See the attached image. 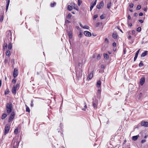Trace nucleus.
Wrapping results in <instances>:
<instances>
[{
  "label": "nucleus",
  "mask_w": 148,
  "mask_h": 148,
  "mask_svg": "<svg viewBox=\"0 0 148 148\" xmlns=\"http://www.w3.org/2000/svg\"><path fill=\"white\" fill-rule=\"evenodd\" d=\"M82 33H81V32H80L79 34L78 35L79 37V38H81L82 37Z\"/></svg>",
  "instance_id": "c03bdc74"
},
{
  "label": "nucleus",
  "mask_w": 148,
  "mask_h": 148,
  "mask_svg": "<svg viewBox=\"0 0 148 148\" xmlns=\"http://www.w3.org/2000/svg\"><path fill=\"white\" fill-rule=\"evenodd\" d=\"M142 96V94L141 93H140L139 95V97L138 98L139 99H140V98Z\"/></svg>",
  "instance_id": "8fccbe9b"
},
{
  "label": "nucleus",
  "mask_w": 148,
  "mask_h": 148,
  "mask_svg": "<svg viewBox=\"0 0 148 148\" xmlns=\"http://www.w3.org/2000/svg\"><path fill=\"white\" fill-rule=\"evenodd\" d=\"M10 0H8V1L6 2V9H5V10L6 11H7L8 10V6L9 5V4L10 3Z\"/></svg>",
  "instance_id": "4468645a"
},
{
  "label": "nucleus",
  "mask_w": 148,
  "mask_h": 148,
  "mask_svg": "<svg viewBox=\"0 0 148 148\" xmlns=\"http://www.w3.org/2000/svg\"><path fill=\"white\" fill-rule=\"evenodd\" d=\"M101 6H102V2H100L99 5H97V8L98 9H100L101 8Z\"/></svg>",
  "instance_id": "5701e85b"
},
{
  "label": "nucleus",
  "mask_w": 148,
  "mask_h": 148,
  "mask_svg": "<svg viewBox=\"0 0 148 148\" xmlns=\"http://www.w3.org/2000/svg\"><path fill=\"white\" fill-rule=\"evenodd\" d=\"M67 9L69 11H71L72 10V7L70 5H68Z\"/></svg>",
  "instance_id": "bb28decb"
},
{
  "label": "nucleus",
  "mask_w": 148,
  "mask_h": 148,
  "mask_svg": "<svg viewBox=\"0 0 148 148\" xmlns=\"http://www.w3.org/2000/svg\"><path fill=\"white\" fill-rule=\"evenodd\" d=\"M112 46L113 47H116V43L115 42H114L112 44Z\"/></svg>",
  "instance_id": "49530a36"
},
{
  "label": "nucleus",
  "mask_w": 148,
  "mask_h": 148,
  "mask_svg": "<svg viewBox=\"0 0 148 148\" xmlns=\"http://www.w3.org/2000/svg\"><path fill=\"white\" fill-rule=\"evenodd\" d=\"M105 41L106 43H109L108 40L106 38H105Z\"/></svg>",
  "instance_id": "a18cd8bd"
},
{
  "label": "nucleus",
  "mask_w": 148,
  "mask_h": 148,
  "mask_svg": "<svg viewBox=\"0 0 148 148\" xmlns=\"http://www.w3.org/2000/svg\"><path fill=\"white\" fill-rule=\"evenodd\" d=\"M101 83L100 80L98 81L97 84V87L98 88L101 85Z\"/></svg>",
  "instance_id": "f3484780"
},
{
  "label": "nucleus",
  "mask_w": 148,
  "mask_h": 148,
  "mask_svg": "<svg viewBox=\"0 0 148 148\" xmlns=\"http://www.w3.org/2000/svg\"><path fill=\"white\" fill-rule=\"evenodd\" d=\"M139 22H140V23H142L143 22V21L142 20H139Z\"/></svg>",
  "instance_id": "bf43d9fd"
},
{
  "label": "nucleus",
  "mask_w": 148,
  "mask_h": 148,
  "mask_svg": "<svg viewBox=\"0 0 148 148\" xmlns=\"http://www.w3.org/2000/svg\"><path fill=\"white\" fill-rule=\"evenodd\" d=\"M93 106L94 108H96V104L94 103H93Z\"/></svg>",
  "instance_id": "de8ad7c7"
},
{
  "label": "nucleus",
  "mask_w": 148,
  "mask_h": 148,
  "mask_svg": "<svg viewBox=\"0 0 148 148\" xmlns=\"http://www.w3.org/2000/svg\"><path fill=\"white\" fill-rule=\"evenodd\" d=\"M139 135L133 136L132 137V140L134 141H135L137 140L138 137H139Z\"/></svg>",
  "instance_id": "dca6fc26"
},
{
  "label": "nucleus",
  "mask_w": 148,
  "mask_h": 148,
  "mask_svg": "<svg viewBox=\"0 0 148 148\" xmlns=\"http://www.w3.org/2000/svg\"><path fill=\"white\" fill-rule=\"evenodd\" d=\"M103 56L106 59H107L109 58V55L108 54L106 53H104L103 54Z\"/></svg>",
  "instance_id": "a211bd4d"
},
{
  "label": "nucleus",
  "mask_w": 148,
  "mask_h": 148,
  "mask_svg": "<svg viewBox=\"0 0 148 148\" xmlns=\"http://www.w3.org/2000/svg\"><path fill=\"white\" fill-rule=\"evenodd\" d=\"M6 109L7 112L8 113L10 114L12 112L13 106L12 103L11 102L7 103Z\"/></svg>",
  "instance_id": "f257e3e1"
},
{
  "label": "nucleus",
  "mask_w": 148,
  "mask_h": 148,
  "mask_svg": "<svg viewBox=\"0 0 148 148\" xmlns=\"http://www.w3.org/2000/svg\"><path fill=\"white\" fill-rule=\"evenodd\" d=\"M128 26L130 27H132V23H130L128 24Z\"/></svg>",
  "instance_id": "052dcab7"
},
{
  "label": "nucleus",
  "mask_w": 148,
  "mask_h": 148,
  "mask_svg": "<svg viewBox=\"0 0 148 148\" xmlns=\"http://www.w3.org/2000/svg\"><path fill=\"white\" fill-rule=\"evenodd\" d=\"M4 17L3 15H1L0 18V22H2L3 19Z\"/></svg>",
  "instance_id": "393cba45"
},
{
  "label": "nucleus",
  "mask_w": 148,
  "mask_h": 148,
  "mask_svg": "<svg viewBox=\"0 0 148 148\" xmlns=\"http://www.w3.org/2000/svg\"><path fill=\"white\" fill-rule=\"evenodd\" d=\"M84 104L85 105L84 106V108H83L82 109V110L84 111H85L86 110V108L87 106V105L86 104V103L85 102H84Z\"/></svg>",
  "instance_id": "cd10ccee"
},
{
  "label": "nucleus",
  "mask_w": 148,
  "mask_h": 148,
  "mask_svg": "<svg viewBox=\"0 0 148 148\" xmlns=\"http://www.w3.org/2000/svg\"><path fill=\"white\" fill-rule=\"evenodd\" d=\"M18 75V70L16 69H14L13 73V77L14 78L16 77Z\"/></svg>",
  "instance_id": "9d476101"
},
{
  "label": "nucleus",
  "mask_w": 148,
  "mask_h": 148,
  "mask_svg": "<svg viewBox=\"0 0 148 148\" xmlns=\"http://www.w3.org/2000/svg\"><path fill=\"white\" fill-rule=\"evenodd\" d=\"M140 49H139L136 52V53L135 55H137V56H138V54H139V51H140Z\"/></svg>",
  "instance_id": "ea45409f"
},
{
  "label": "nucleus",
  "mask_w": 148,
  "mask_h": 148,
  "mask_svg": "<svg viewBox=\"0 0 148 148\" xmlns=\"http://www.w3.org/2000/svg\"><path fill=\"white\" fill-rule=\"evenodd\" d=\"M16 82V80L15 79H13L12 80V82L14 84H15Z\"/></svg>",
  "instance_id": "3c124183"
},
{
  "label": "nucleus",
  "mask_w": 148,
  "mask_h": 148,
  "mask_svg": "<svg viewBox=\"0 0 148 148\" xmlns=\"http://www.w3.org/2000/svg\"><path fill=\"white\" fill-rule=\"evenodd\" d=\"M82 3V2L80 0H78V5L79 6H80L81 5Z\"/></svg>",
  "instance_id": "72a5a7b5"
},
{
  "label": "nucleus",
  "mask_w": 148,
  "mask_h": 148,
  "mask_svg": "<svg viewBox=\"0 0 148 148\" xmlns=\"http://www.w3.org/2000/svg\"><path fill=\"white\" fill-rule=\"evenodd\" d=\"M112 36L114 39H116L117 38L118 35L116 32H114L112 34Z\"/></svg>",
  "instance_id": "ddd939ff"
},
{
  "label": "nucleus",
  "mask_w": 148,
  "mask_h": 148,
  "mask_svg": "<svg viewBox=\"0 0 148 148\" xmlns=\"http://www.w3.org/2000/svg\"><path fill=\"white\" fill-rule=\"evenodd\" d=\"M96 3V0L94 2L91 3L90 4V11H91L92 9L93 8V7L95 6Z\"/></svg>",
  "instance_id": "6e6552de"
},
{
  "label": "nucleus",
  "mask_w": 148,
  "mask_h": 148,
  "mask_svg": "<svg viewBox=\"0 0 148 148\" xmlns=\"http://www.w3.org/2000/svg\"><path fill=\"white\" fill-rule=\"evenodd\" d=\"M31 106L32 107L33 106H34V104H33V102H32H32H31Z\"/></svg>",
  "instance_id": "0e129e2a"
},
{
  "label": "nucleus",
  "mask_w": 148,
  "mask_h": 148,
  "mask_svg": "<svg viewBox=\"0 0 148 148\" xmlns=\"http://www.w3.org/2000/svg\"><path fill=\"white\" fill-rule=\"evenodd\" d=\"M108 18V16L105 14H102V19H107Z\"/></svg>",
  "instance_id": "4be33fe9"
},
{
  "label": "nucleus",
  "mask_w": 148,
  "mask_h": 148,
  "mask_svg": "<svg viewBox=\"0 0 148 148\" xmlns=\"http://www.w3.org/2000/svg\"><path fill=\"white\" fill-rule=\"evenodd\" d=\"M146 142V140H141V143H144Z\"/></svg>",
  "instance_id": "603ef678"
},
{
  "label": "nucleus",
  "mask_w": 148,
  "mask_h": 148,
  "mask_svg": "<svg viewBox=\"0 0 148 148\" xmlns=\"http://www.w3.org/2000/svg\"><path fill=\"white\" fill-rule=\"evenodd\" d=\"M128 18L129 20H130L131 19V17L130 15H128Z\"/></svg>",
  "instance_id": "6e6d98bb"
},
{
  "label": "nucleus",
  "mask_w": 148,
  "mask_h": 148,
  "mask_svg": "<svg viewBox=\"0 0 148 148\" xmlns=\"http://www.w3.org/2000/svg\"><path fill=\"white\" fill-rule=\"evenodd\" d=\"M79 25L82 28H83V27H84V26H83V25L81 23H79Z\"/></svg>",
  "instance_id": "69168bd1"
},
{
  "label": "nucleus",
  "mask_w": 148,
  "mask_h": 148,
  "mask_svg": "<svg viewBox=\"0 0 148 148\" xmlns=\"http://www.w3.org/2000/svg\"><path fill=\"white\" fill-rule=\"evenodd\" d=\"M71 14L69 13L68 14L67 16V18L68 19H71Z\"/></svg>",
  "instance_id": "c85d7f7f"
},
{
  "label": "nucleus",
  "mask_w": 148,
  "mask_h": 148,
  "mask_svg": "<svg viewBox=\"0 0 148 148\" xmlns=\"http://www.w3.org/2000/svg\"><path fill=\"white\" fill-rule=\"evenodd\" d=\"M8 47L7 44L6 43H5L3 46V48L4 49H7Z\"/></svg>",
  "instance_id": "aec40b11"
},
{
  "label": "nucleus",
  "mask_w": 148,
  "mask_h": 148,
  "mask_svg": "<svg viewBox=\"0 0 148 148\" xmlns=\"http://www.w3.org/2000/svg\"><path fill=\"white\" fill-rule=\"evenodd\" d=\"M98 17V15L97 14L93 16V19L94 20H95V19Z\"/></svg>",
  "instance_id": "f704fd0d"
},
{
  "label": "nucleus",
  "mask_w": 148,
  "mask_h": 148,
  "mask_svg": "<svg viewBox=\"0 0 148 148\" xmlns=\"http://www.w3.org/2000/svg\"><path fill=\"white\" fill-rule=\"evenodd\" d=\"M10 128V126L8 125H6L5 128V132L4 134L6 135L8 134L9 131V130Z\"/></svg>",
  "instance_id": "f03ea898"
},
{
  "label": "nucleus",
  "mask_w": 148,
  "mask_h": 148,
  "mask_svg": "<svg viewBox=\"0 0 148 148\" xmlns=\"http://www.w3.org/2000/svg\"><path fill=\"white\" fill-rule=\"evenodd\" d=\"M143 63L142 61H140L139 64V66L140 67H141L142 66H143Z\"/></svg>",
  "instance_id": "c756f323"
},
{
  "label": "nucleus",
  "mask_w": 148,
  "mask_h": 148,
  "mask_svg": "<svg viewBox=\"0 0 148 148\" xmlns=\"http://www.w3.org/2000/svg\"><path fill=\"white\" fill-rule=\"evenodd\" d=\"M138 14L137 13H135L134 14V16L136 17L137 16Z\"/></svg>",
  "instance_id": "13d9d810"
},
{
  "label": "nucleus",
  "mask_w": 148,
  "mask_h": 148,
  "mask_svg": "<svg viewBox=\"0 0 148 148\" xmlns=\"http://www.w3.org/2000/svg\"><path fill=\"white\" fill-rule=\"evenodd\" d=\"M1 84H2V81H1V79L0 80V88L1 87Z\"/></svg>",
  "instance_id": "e2e57ef3"
},
{
  "label": "nucleus",
  "mask_w": 148,
  "mask_h": 148,
  "mask_svg": "<svg viewBox=\"0 0 148 148\" xmlns=\"http://www.w3.org/2000/svg\"><path fill=\"white\" fill-rule=\"evenodd\" d=\"M9 93V92L8 91H5V95H8Z\"/></svg>",
  "instance_id": "5fc2aeb1"
},
{
  "label": "nucleus",
  "mask_w": 148,
  "mask_h": 148,
  "mask_svg": "<svg viewBox=\"0 0 148 148\" xmlns=\"http://www.w3.org/2000/svg\"><path fill=\"white\" fill-rule=\"evenodd\" d=\"M93 76V71H92L88 75L87 79L88 80H90L92 79Z\"/></svg>",
  "instance_id": "0eeeda50"
},
{
  "label": "nucleus",
  "mask_w": 148,
  "mask_h": 148,
  "mask_svg": "<svg viewBox=\"0 0 148 148\" xmlns=\"http://www.w3.org/2000/svg\"><path fill=\"white\" fill-rule=\"evenodd\" d=\"M8 34H10V37L11 38V36H12V32H11L10 31H8Z\"/></svg>",
  "instance_id": "e433bc0d"
},
{
  "label": "nucleus",
  "mask_w": 148,
  "mask_h": 148,
  "mask_svg": "<svg viewBox=\"0 0 148 148\" xmlns=\"http://www.w3.org/2000/svg\"><path fill=\"white\" fill-rule=\"evenodd\" d=\"M141 28L140 27H138L137 29V31L138 32H140L141 31Z\"/></svg>",
  "instance_id": "c9c22d12"
},
{
  "label": "nucleus",
  "mask_w": 148,
  "mask_h": 148,
  "mask_svg": "<svg viewBox=\"0 0 148 148\" xmlns=\"http://www.w3.org/2000/svg\"><path fill=\"white\" fill-rule=\"evenodd\" d=\"M148 53V51H144V52H143V53H142V54H141V57H144L146 56L147 55Z\"/></svg>",
  "instance_id": "f8f14e48"
},
{
  "label": "nucleus",
  "mask_w": 148,
  "mask_h": 148,
  "mask_svg": "<svg viewBox=\"0 0 148 148\" xmlns=\"http://www.w3.org/2000/svg\"><path fill=\"white\" fill-rule=\"evenodd\" d=\"M83 28L84 29H88L89 28V27L87 26H85L84 27H83Z\"/></svg>",
  "instance_id": "79ce46f5"
},
{
  "label": "nucleus",
  "mask_w": 148,
  "mask_h": 148,
  "mask_svg": "<svg viewBox=\"0 0 148 148\" xmlns=\"http://www.w3.org/2000/svg\"><path fill=\"white\" fill-rule=\"evenodd\" d=\"M18 132V129L17 128L15 129L14 131V133L16 134H17Z\"/></svg>",
  "instance_id": "2f4dec72"
},
{
  "label": "nucleus",
  "mask_w": 148,
  "mask_h": 148,
  "mask_svg": "<svg viewBox=\"0 0 148 148\" xmlns=\"http://www.w3.org/2000/svg\"><path fill=\"white\" fill-rule=\"evenodd\" d=\"M141 8V6L140 5H139L137 6L136 8V9L138 10H139Z\"/></svg>",
  "instance_id": "7c9ffc66"
},
{
  "label": "nucleus",
  "mask_w": 148,
  "mask_h": 148,
  "mask_svg": "<svg viewBox=\"0 0 148 148\" xmlns=\"http://www.w3.org/2000/svg\"><path fill=\"white\" fill-rule=\"evenodd\" d=\"M6 54L7 56H9L10 55V51L7 50L6 52Z\"/></svg>",
  "instance_id": "a878e982"
},
{
  "label": "nucleus",
  "mask_w": 148,
  "mask_h": 148,
  "mask_svg": "<svg viewBox=\"0 0 148 148\" xmlns=\"http://www.w3.org/2000/svg\"><path fill=\"white\" fill-rule=\"evenodd\" d=\"M26 111L27 112H29L30 110L29 107H27L26 108Z\"/></svg>",
  "instance_id": "37998d69"
},
{
  "label": "nucleus",
  "mask_w": 148,
  "mask_h": 148,
  "mask_svg": "<svg viewBox=\"0 0 148 148\" xmlns=\"http://www.w3.org/2000/svg\"><path fill=\"white\" fill-rule=\"evenodd\" d=\"M141 125L142 126L148 127V122L145 121H142L141 123Z\"/></svg>",
  "instance_id": "1a4fd4ad"
},
{
  "label": "nucleus",
  "mask_w": 148,
  "mask_h": 148,
  "mask_svg": "<svg viewBox=\"0 0 148 148\" xmlns=\"http://www.w3.org/2000/svg\"><path fill=\"white\" fill-rule=\"evenodd\" d=\"M111 1H109V3H108L107 4V8L108 9H109L111 6Z\"/></svg>",
  "instance_id": "412c9836"
},
{
  "label": "nucleus",
  "mask_w": 148,
  "mask_h": 148,
  "mask_svg": "<svg viewBox=\"0 0 148 148\" xmlns=\"http://www.w3.org/2000/svg\"><path fill=\"white\" fill-rule=\"evenodd\" d=\"M139 15L140 16H142L143 15V14L142 12H140L139 13Z\"/></svg>",
  "instance_id": "4d7b16f0"
},
{
  "label": "nucleus",
  "mask_w": 148,
  "mask_h": 148,
  "mask_svg": "<svg viewBox=\"0 0 148 148\" xmlns=\"http://www.w3.org/2000/svg\"><path fill=\"white\" fill-rule=\"evenodd\" d=\"M130 7L131 8H133L134 6V5L133 3H131L129 5Z\"/></svg>",
  "instance_id": "4c0bfd02"
},
{
  "label": "nucleus",
  "mask_w": 148,
  "mask_h": 148,
  "mask_svg": "<svg viewBox=\"0 0 148 148\" xmlns=\"http://www.w3.org/2000/svg\"><path fill=\"white\" fill-rule=\"evenodd\" d=\"M19 86V84H17L16 85L14 86L12 88V92L13 94H15L16 93V90L18 86Z\"/></svg>",
  "instance_id": "7ed1b4c3"
},
{
  "label": "nucleus",
  "mask_w": 148,
  "mask_h": 148,
  "mask_svg": "<svg viewBox=\"0 0 148 148\" xmlns=\"http://www.w3.org/2000/svg\"><path fill=\"white\" fill-rule=\"evenodd\" d=\"M101 58V56L100 54H98L97 57V60H99Z\"/></svg>",
  "instance_id": "a19ab883"
},
{
  "label": "nucleus",
  "mask_w": 148,
  "mask_h": 148,
  "mask_svg": "<svg viewBox=\"0 0 148 148\" xmlns=\"http://www.w3.org/2000/svg\"><path fill=\"white\" fill-rule=\"evenodd\" d=\"M147 8H144V9H143V10L144 11H146L147 10Z\"/></svg>",
  "instance_id": "774afa93"
},
{
  "label": "nucleus",
  "mask_w": 148,
  "mask_h": 148,
  "mask_svg": "<svg viewBox=\"0 0 148 148\" xmlns=\"http://www.w3.org/2000/svg\"><path fill=\"white\" fill-rule=\"evenodd\" d=\"M84 34L86 36L90 37L91 36V32L88 31H85L84 32Z\"/></svg>",
  "instance_id": "423d86ee"
},
{
  "label": "nucleus",
  "mask_w": 148,
  "mask_h": 148,
  "mask_svg": "<svg viewBox=\"0 0 148 148\" xmlns=\"http://www.w3.org/2000/svg\"><path fill=\"white\" fill-rule=\"evenodd\" d=\"M100 24H102V23H100L99 22H98L95 25V26L96 27H98L99 25Z\"/></svg>",
  "instance_id": "473e14b6"
},
{
  "label": "nucleus",
  "mask_w": 148,
  "mask_h": 148,
  "mask_svg": "<svg viewBox=\"0 0 148 148\" xmlns=\"http://www.w3.org/2000/svg\"><path fill=\"white\" fill-rule=\"evenodd\" d=\"M12 44L10 42L9 43L8 46V48L9 50H11L12 49Z\"/></svg>",
  "instance_id": "b1692460"
},
{
  "label": "nucleus",
  "mask_w": 148,
  "mask_h": 148,
  "mask_svg": "<svg viewBox=\"0 0 148 148\" xmlns=\"http://www.w3.org/2000/svg\"><path fill=\"white\" fill-rule=\"evenodd\" d=\"M101 88L100 89H98L96 94L97 97L98 98L100 99L101 98Z\"/></svg>",
  "instance_id": "39448f33"
},
{
  "label": "nucleus",
  "mask_w": 148,
  "mask_h": 148,
  "mask_svg": "<svg viewBox=\"0 0 148 148\" xmlns=\"http://www.w3.org/2000/svg\"><path fill=\"white\" fill-rule=\"evenodd\" d=\"M145 82V78L144 77L141 78L140 80V83L141 85L142 86Z\"/></svg>",
  "instance_id": "9b49d317"
},
{
  "label": "nucleus",
  "mask_w": 148,
  "mask_h": 148,
  "mask_svg": "<svg viewBox=\"0 0 148 148\" xmlns=\"http://www.w3.org/2000/svg\"><path fill=\"white\" fill-rule=\"evenodd\" d=\"M68 35L69 38L71 39L72 38V33L71 31H70L68 32Z\"/></svg>",
  "instance_id": "2eb2a0df"
},
{
  "label": "nucleus",
  "mask_w": 148,
  "mask_h": 148,
  "mask_svg": "<svg viewBox=\"0 0 148 148\" xmlns=\"http://www.w3.org/2000/svg\"><path fill=\"white\" fill-rule=\"evenodd\" d=\"M138 56H137L136 55H135V56L134 58V61H135V60H136V59L137 58Z\"/></svg>",
  "instance_id": "09e8293b"
},
{
  "label": "nucleus",
  "mask_w": 148,
  "mask_h": 148,
  "mask_svg": "<svg viewBox=\"0 0 148 148\" xmlns=\"http://www.w3.org/2000/svg\"><path fill=\"white\" fill-rule=\"evenodd\" d=\"M66 22L67 23H70V21H68V20H67L66 21Z\"/></svg>",
  "instance_id": "338daca9"
},
{
  "label": "nucleus",
  "mask_w": 148,
  "mask_h": 148,
  "mask_svg": "<svg viewBox=\"0 0 148 148\" xmlns=\"http://www.w3.org/2000/svg\"><path fill=\"white\" fill-rule=\"evenodd\" d=\"M7 115L5 113H3V114L2 116V119H4L7 116Z\"/></svg>",
  "instance_id": "6ab92c4d"
},
{
  "label": "nucleus",
  "mask_w": 148,
  "mask_h": 148,
  "mask_svg": "<svg viewBox=\"0 0 148 148\" xmlns=\"http://www.w3.org/2000/svg\"><path fill=\"white\" fill-rule=\"evenodd\" d=\"M135 31L134 30H132V34H134L135 33Z\"/></svg>",
  "instance_id": "680f3d73"
},
{
  "label": "nucleus",
  "mask_w": 148,
  "mask_h": 148,
  "mask_svg": "<svg viewBox=\"0 0 148 148\" xmlns=\"http://www.w3.org/2000/svg\"><path fill=\"white\" fill-rule=\"evenodd\" d=\"M117 28L119 30V31H121V32H122V33H123V32H122V31L121 29H120L119 28V27H117Z\"/></svg>",
  "instance_id": "864d4df0"
},
{
  "label": "nucleus",
  "mask_w": 148,
  "mask_h": 148,
  "mask_svg": "<svg viewBox=\"0 0 148 148\" xmlns=\"http://www.w3.org/2000/svg\"><path fill=\"white\" fill-rule=\"evenodd\" d=\"M56 4V3H51V6L52 7H53L54 5H55Z\"/></svg>",
  "instance_id": "58836bf2"
},
{
  "label": "nucleus",
  "mask_w": 148,
  "mask_h": 148,
  "mask_svg": "<svg viewBox=\"0 0 148 148\" xmlns=\"http://www.w3.org/2000/svg\"><path fill=\"white\" fill-rule=\"evenodd\" d=\"M15 116V113L14 112H12L11 113L8 120V122H10L12 120L14 119V116Z\"/></svg>",
  "instance_id": "20e7f679"
}]
</instances>
